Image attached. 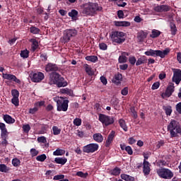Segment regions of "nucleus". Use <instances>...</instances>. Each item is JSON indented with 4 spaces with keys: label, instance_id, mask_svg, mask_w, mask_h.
Masks as SVG:
<instances>
[{
    "label": "nucleus",
    "instance_id": "obj_52",
    "mask_svg": "<svg viewBox=\"0 0 181 181\" xmlns=\"http://www.w3.org/2000/svg\"><path fill=\"white\" fill-rule=\"evenodd\" d=\"M160 86V83L159 82H156L154 83L152 86H151V90H158Z\"/></svg>",
    "mask_w": 181,
    "mask_h": 181
},
{
    "label": "nucleus",
    "instance_id": "obj_58",
    "mask_svg": "<svg viewBox=\"0 0 181 181\" xmlns=\"http://www.w3.org/2000/svg\"><path fill=\"white\" fill-rule=\"evenodd\" d=\"M126 152H127V153L129 155H132V153H134V151H132V148L129 146H127L126 148Z\"/></svg>",
    "mask_w": 181,
    "mask_h": 181
},
{
    "label": "nucleus",
    "instance_id": "obj_59",
    "mask_svg": "<svg viewBox=\"0 0 181 181\" xmlns=\"http://www.w3.org/2000/svg\"><path fill=\"white\" fill-rule=\"evenodd\" d=\"M42 62H46L47 60V54L43 53L40 54Z\"/></svg>",
    "mask_w": 181,
    "mask_h": 181
},
{
    "label": "nucleus",
    "instance_id": "obj_24",
    "mask_svg": "<svg viewBox=\"0 0 181 181\" xmlns=\"http://www.w3.org/2000/svg\"><path fill=\"white\" fill-rule=\"evenodd\" d=\"M85 59L87 62H91V63H97L98 62V57L95 55H88Z\"/></svg>",
    "mask_w": 181,
    "mask_h": 181
},
{
    "label": "nucleus",
    "instance_id": "obj_23",
    "mask_svg": "<svg viewBox=\"0 0 181 181\" xmlns=\"http://www.w3.org/2000/svg\"><path fill=\"white\" fill-rule=\"evenodd\" d=\"M84 69L86 73H87L88 76H94V71H93V68H91V66L88 65V64H85Z\"/></svg>",
    "mask_w": 181,
    "mask_h": 181
},
{
    "label": "nucleus",
    "instance_id": "obj_5",
    "mask_svg": "<svg viewBox=\"0 0 181 181\" xmlns=\"http://www.w3.org/2000/svg\"><path fill=\"white\" fill-rule=\"evenodd\" d=\"M170 53V48H165L163 51L162 50H155L150 49L149 50L144 52V54L146 56H151L152 57H160V59H165L168 54Z\"/></svg>",
    "mask_w": 181,
    "mask_h": 181
},
{
    "label": "nucleus",
    "instance_id": "obj_3",
    "mask_svg": "<svg viewBox=\"0 0 181 181\" xmlns=\"http://www.w3.org/2000/svg\"><path fill=\"white\" fill-rule=\"evenodd\" d=\"M168 131L170 132V138H176L177 134H181L180 124L177 121L173 119L168 125Z\"/></svg>",
    "mask_w": 181,
    "mask_h": 181
},
{
    "label": "nucleus",
    "instance_id": "obj_33",
    "mask_svg": "<svg viewBox=\"0 0 181 181\" xmlns=\"http://www.w3.org/2000/svg\"><path fill=\"white\" fill-rule=\"evenodd\" d=\"M10 170V168L6 166L5 164H0V172H3L4 173H8Z\"/></svg>",
    "mask_w": 181,
    "mask_h": 181
},
{
    "label": "nucleus",
    "instance_id": "obj_21",
    "mask_svg": "<svg viewBox=\"0 0 181 181\" xmlns=\"http://www.w3.org/2000/svg\"><path fill=\"white\" fill-rule=\"evenodd\" d=\"M170 29L171 32V35L173 36H175V35L177 33V28H176V24L173 22L170 23Z\"/></svg>",
    "mask_w": 181,
    "mask_h": 181
},
{
    "label": "nucleus",
    "instance_id": "obj_36",
    "mask_svg": "<svg viewBox=\"0 0 181 181\" xmlns=\"http://www.w3.org/2000/svg\"><path fill=\"white\" fill-rule=\"evenodd\" d=\"M69 16H70L72 19H74V18H77V15H78V11L77 10H71V12L68 13Z\"/></svg>",
    "mask_w": 181,
    "mask_h": 181
},
{
    "label": "nucleus",
    "instance_id": "obj_1",
    "mask_svg": "<svg viewBox=\"0 0 181 181\" xmlns=\"http://www.w3.org/2000/svg\"><path fill=\"white\" fill-rule=\"evenodd\" d=\"M98 12H103V6L97 3L88 2L83 5L82 13L88 16H94Z\"/></svg>",
    "mask_w": 181,
    "mask_h": 181
},
{
    "label": "nucleus",
    "instance_id": "obj_16",
    "mask_svg": "<svg viewBox=\"0 0 181 181\" xmlns=\"http://www.w3.org/2000/svg\"><path fill=\"white\" fill-rule=\"evenodd\" d=\"M1 136L2 139H8V129L4 123L0 122Z\"/></svg>",
    "mask_w": 181,
    "mask_h": 181
},
{
    "label": "nucleus",
    "instance_id": "obj_34",
    "mask_svg": "<svg viewBox=\"0 0 181 181\" xmlns=\"http://www.w3.org/2000/svg\"><path fill=\"white\" fill-rule=\"evenodd\" d=\"M118 62L120 64L127 63V62H128V57L122 54V55H120L118 58Z\"/></svg>",
    "mask_w": 181,
    "mask_h": 181
},
{
    "label": "nucleus",
    "instance_id": "obj_2",
    "mask_svg": "<svg viewBox=\"0 0 181 181\" xmlns=\"http://www.w3.org/2000/svg\"><path fill=\"white\" fill-rule=\"evenodd\" d=\"M49 84H56L59 88L61 87H66L68 85L67 81H64V78L57 72H52L49 74Z\"/></svg>",
    "mask_w": 181,
    "mask_h": 181
},
{
    "label": "nucleus",
    "instance_id": "obj_60",
    "mask_svg": "<svg viewBox=\"0 0 181 181\" xmlns=\"http://www.w3.org/2000/svg\"><path fill=\"white\" fill-rule=\"evenodd\" d=\"M122 95H128V87L124 88L121 91Z\"/></svg>",
    "mask_w": 181,
    "mask_h": 181
},
{
    "label": "nucleus",
    "instance_id": "obj_9",
    "mask_svg": "<svg viewBox=\"0 0 181 181\" xmlns=\"http://www.w3.org/2000/svg\"><path fill=\"white\" fill-rule=\"evenodd\" d=\"M69 100H64V98L61 97L60 99L57 101V111H67V110H69Z\"/></svg>",
    "mask_w": 181,
    "mask_h": 181
},
{
    "label": "nucleus",
    "instance_id": "obj_48",
    "mask_svg": "<svg viewBox=\"0 0 181 181\" xmlns=\"http://www.w3.org/2000/svg\"><path fill=\"white\" fill-rule=\"evenodd\" d=\"M74 124L76 127H80L81 125V119L80 118H76L74 119Z\"/></svg>",
    "mask_w": 181,
    "mask_h": 181
},
{
    "label": "nucleus",
    "instance_id": "obj_26",
    "mask_svg": "<svg viewBox=\"0 0 181 181\" xmlns=\"http://www.w3.org/2000/svg\"><path fill=\"white\" fill-rule=\"evenodd\" d=\"M30 42L32 43L31 50L33 52H35V50L37 49V47H39V42H37L36 39H31Z\"/></svg>",
    "mask_w": 181,
    "mask_h": 181
},
{
    "label": "nucleus",
    "instance_id": "obj_30",
    "mask_svg": "<svg viewBox=\"0 0 181 181\" xmlns=\"http://www.w3.org/2000/svg\"><path fill=\"white\" fill-rule=\"evenodd\" d=\"M62 94H66V95H69L71 97L73 95V90L71 89H69L68 88H62L60 90Z\"/></svg>",
    "mask_w": 181,
    "mask_h": 181
},
{
    "label": "nucleus",
    "instance_id": "obj_51",
    "mask_svg": "<svg viewBox=\"0 0 181 181\" xmlns=\"http://www.w3.org/2000/svg\"><path fill=\"white\" fill-rule=\"evenodd\" d=\"M100 80L101 83L103 84V86H107L108 81H107V78H105V76H100Z\"/></svg>",
    "mask_w": 181,
    "mask_h": 181
},
{
    "label": "nucleus",
    "instance_id": "obj_12",
    "mask_svg": "<svg viewBox=\"0 0 181 181\" xmlns=\"http://www.w3.org/2000/svg\"><path fill=\"white\" fill-rule=\"evenodd\" d=\"M172 81L175 84L179 85L180 84L181 81V70L178 69H175L173 70V76L172 78Z\"/></svg>",
    "mask_w": 181,
    "mask_h": 181
},
{
    "label": "nucleus",
    "instance_id": "obj_15",
    "mask_svg": "<svg viewBox=\"0 0 181 181\" xmlns=\"http://www.w3.org/2000/svg\"><path fill=\"white\" fill-rule=\"evenodd\" d=\"M3 78L8 80L9 81H14L15 83H17V84H21V81L13 74H3Z\"/></svg>",
    "mask_w": 181,
    "mask_h": 181
},
{
    "label": "nucleus",
    "instance_id": "obj_20",
    "mask_svg": "<svg viewBox=\"0 0 181 181\" xmlns=\"http://www.w3.org/2000/svg\"><path fill=\"white\" fill-rule=\"evenodd\" d=\"M93 138L94 141H95V142H98L99 144L103 142V141H104V137L103 136L101 133L94 134L93 136Z\"/></svg>",
    "mask_w": 181,
    "mask_h": 181
},
{
    "label": "nucleus",
    "instance_id": "obj_63",
    "mask_svg": "<svg viewBox=\"0 0 181 181\" xmlns=\"http://www.w3.org/2000/svg\"><path fill=\"white\" fill-rule=\"evenodd\" d=\"M176 111L179 114H181V103H179L176 105Z\"/></svg>",
    "mask_w": 181,
    "mask_h": 181
},
{
    "label": "nucleus",
    "instance_id": "obj_28",
    "mask_svg": "<svg viewBox=\"0 0 181 181\" xmlns=\"http://www.w3.org/2000/svg\"><path fill=\"white\" fill-rule=\"evenodd\" d=\"M121 179L125 181H135V177L127 174H122Z\"/></svg>",
    "mask_w": 181,
    "mask_h": 181
},
{
    "label": "nucleus",
    "instance_id": "obj_11",
    "mask_svg": "<svg viewBox=\"0 0 181 181\" xmlns=\"http://www.w3.org/2000/svg\"><path fill=\"white\" fill-rule=\"evenodd\" d=\"M45 70L47 73H56V71H60V67H59L56 64L49 62L45 65Z\"/></svg>",
    "mask_w": 181,
    "mask_h": 181
},
{
    "label": "nucleus",
    "instance_id": "obj_25",
    "mask_svg": "<svg viewBox=\"0 0 181 181\" xmlns=\"http://www.w3.org/2000/svg\"><path fill=\"white\" fill-rule=\"evenodd\" d=\"M4 119L6 124H15V119L12 118L9 115H4Z\"/></svg>",
    "mask_w": 181,
    "mask_h": 181
},
{
    "label": "nucleus",
    "instance_id": "obj_46",
    "mask_svg": "<svg viewBox=\"0 0 181 181\" xmlns=\"http://www.w3.org/2000/svg\"><path fill=\"white\" fill-rule=\"evenodd\" d=\"M76 176H78L79 177H87V176H88V173H83L81 171H78L76 173Z\"/></svg>",
    "mask_w": 181,
    "mask_h": 181
},
{
    "label": "nucleus",
    "instance_id": "obj_42",
    "mask_svg": "<svg viewBox=\"0 0 181 181\" xmlns=\"http://www.w3.org/2000/svg\"><path fill=\"white\" fill-rule=\"evenodd\" d=\"M129 62L132 66H135V63H136V58L134 56H131L129 57Z\"/></svg>",
    "mask_w": 181,
    "mask_h": 181
},
{
    "label": "nucleus",
    "instance_id": "obj_19",
    "mask_svg": "<svg viewBox=\"0 0 181 181\" xmlns=\"http://www.w3.org/2000/svg\"><path fill=\"white\" fill-rule=\"evenodd\" d=\"M143 173H144V176H148L151 173L149 162L146 161V160H144L143 163Z\"/></svg>",
    "mask_w": 181,
    "mask_h": 181
},
{
    "label": "nucleus",
    "instance_id": "obj_57",
    "mask_svg": "<svg viewBox=\"0 0 181 181\" xmlns=\"http://www.w3.org/2000/svg\"><path fill=\"white\" fill-rule=\"evenodd\" d=\"M62 179H64V175H57L54 176V180H62Z\"/></svg>",
    "mask_w": 181,
    "mask_h": 181
},
{
    "label": "nucleus",
    "instance_id": "obj_38",
    "mask_svg": "<svg viewBox=\"0 0 181 181\" xmlns=\"http://www.w3.org/2000/svg\"><path fill=\"white\" fill-rule=\"evenodd\" d=\"M20 55L23 59H28L29 57V50L25 49L21 51Z\"/></svg>",
    "mask_w": 181,
    "mask_h": 181
},
{
    "label": "nucleus",
    "instance_id": "obj_32",
    "mask_svg": "<svg viewBox=\"0 0 181 181\" xmlns=\"http://www.w3.org/2000/svg\"><path fill=\"white\" fill-rule=\"evenodd\" d=\"M66 153V151L60 148H57L55 151L53 152L54 156H62Z\"/></svg>",
    "mask_w": 181,
    "mask_h": 181
},
{
    "label": "nucleus",
    "instance_id": "obj_7",
    "mask_svg": "<svg viewBox=\"0 0 181 181\" xmlns=\"http://www.w3.org/2000/svg\"><path fill=\"white\" fill-rule=\"evenodd\" d=\"M98 119L100 122L103 124V125H105V127H109V125H112L114 122H115V120H114V117L112 116H109L105 114H99L98 115Z\"/></svg>",
    "mask_w": 181,
    "mask_h": 181
},
{
    "label": "nucleus",
    "instance_id": "obj_13",
    "mask_svg": "<svg viewBox=\"0 0 181 181\" xmlns=\"http://www.w3.org/2000/svg\"><path fill=\"white\" fill-rule=\"evenodd\" d=\"M174 92H175V84L171 83L167 87L165 92L161 94V97L163 98H169V97H170Z\"/></svg>",
    "mask_w": 181,
    "mask_h": 181
},
{
    "label": "nucleus",
    "instance_id": "obj_61",
    "mask_svg": "<svg viewBox=\"0 0 181 181\" xmlns=\"http://www.w3.org/2000/svg\"><path fill=\"white\" fill-rule=\"evenodd\" d=\"M35 107H43L45 105V101H40L35 103Z\"/></svg>",
    "mask_w": 181,
    "mask_h": 181
},
{
    "label": "nucleus",
    "instance_id": "obj_14",
    "mask_svg": "<svg viewBox=\"0 0 181 181\" xmlns=\"http://www.w3.org/2000/svg\"><path fill=\"white\" fill-rule=\"evenodd\" d=\"M45 78V74L42 72H36L33 74L31 76V80L33 83H40L42 80Z\"/></svg>",
    "mask_w": 181,
    "mask_h": 181
},
{
    "label": "nucleus",
    "instance_id": "obj_31",
    "mask_svg": "<svg viewBox=\"0 0 181 181\" xmlns=\"http://www.w3.org/2000/svg\"><path fill=\"white\" fill-rule=\"evenodd\" d=\"M161 33H162L160 31L154 29L152 30L150 37H152V39H156V37H159Z\"/></svg>",
    "mask_w": 181,
    "mask_h": 181
},
{
    "label": "nucleus",
    "instance_id": "obj_37",
    "mask_svg": "<svg viewBox=\"0 0 181 181\" xmlns=\"http://www.w3.org/2000/svg\"><path fill=\"white\" fill-rule=\"evenodd\" d=\"M110 173L111 175H113V176H118V175L121 173V169L118 168V167H116L110 171Z\"/></svg>",
    "mask_w": 181,
    "mask_h": 181
},
{
    "label": "nucleus",
    "instance_id": "obj_49",
    "mask_svg": "<svg viewBox=\"0 0 181 181\" xmlns=\"http://www.w3.org/2000/svg\"><path fill=\"white\" fill-rule=\"evenodd\" d=\"M12 165L15 167L19 166V165H21V160H19V159H13L12 160Z\"/></svg>",
    "mask_w": 181,
    "mask_h": 181
},
{
    "label": "nucleus",
    "instance_id": "obj_18",
    "mask_svg": "<svg viewBox=\"0 0 181 181\" xmlns=\"http://www.w3.org/2000/svg\"><path fill=\"white\" fill-rule=\"evenodd\" d=\"M156 12H169L170 11V6L168 5H160L154 8Z\"/></svg>",
    "mask_w": 181,
    "mask_h": 181
},
{
    "label": "nucleus",
    "instance_id": "obj_44",
    "mask_svg": "<svg viewBox=\"0 0 181 181\" xmlns=\"http://www.w3.org/2000/svg\"><path fill=\"white\" fill-rule=\"evenodd\" d=\"M54 162L59 165H65L67 162V159H54Z\"/></svg>",
    "mask_w": 181,
    "mask_h": 181
},
{
    "label": "nucleus",
    "instance_id": "obj_45",
    "mask_svg": "<svg viewBox=\"0 0 181 181\" xmlns=\"http://www.w3.org/2000/svg\"><path fill=\"white\" fill-rule=\"evenodd\" d=\"M11 103L15 105L16 107L19 106V98H13L11 99Z\"/></svg>",
    "mask_w": 181,
    "mask_h": 181
},
{
    "label": "nucleus",
    "instance_id": "obj_40",
    "mask_svg": "<svg viewBox=\"0 0 181 181\" xmlns=\"http://www.w3.org/2000/svg\"><path fill=\"white\" fill-rule=\"evenodd\" d=\"M52 131H53V134L54 135H59L60 132H62V129H59V127H57V126H54L52 127Z\"/></svg>",
    "mask_w": 181,
    "mask_h": 181
},
{
    "label": "nucleus",
    "instance_id": "obj_47",
    "mask_svg": "<svg viewBox=\"0 0 181 181\" xmlns=\"http://www.w3.org/2000/svg\"><path fill=\"white\" fill-rule=\"evenodd\" d=\"M37 141L40 144H46L47 142V139H46V137H45L43 136L38 137L37 138Z\"/></svg>",
    "mask_w": 181,
    "mask_h": 181
},
{
    "label": "nucleus",
    "instance_id": "obj_43",
    "mask_svg": "<svg viewBox=\"0 0 181 181\" xmlns=\"http://www.w3.org/2000/svg\"><path fill=\"white\" fill-rule=\"evenodd\" d=\"M11 95L13 98H19V91L16 89H13L11 90Z\"/></svg>",
    "mask_w": 181,
    "mask_h": 181
},
{
    "label": "nucleus",
    "instance_id": "obj_54",
    "mask_svg": "<svg viewBox=\"0 0 181 181\" xmlns=\"http://www.w3.org/2000/svg\"><path fill=\"white\" fill-rule=\"evenodd\" d=\"M37 111H39V108H37L36 106H35V107H33V108H30L28 112H29V114L33 115Z\"/></svg>",
    "mask_w": 181,
    "mask_h": 181
},
{
    "label": "nucleus",
    "instance_id": "obj_4",
    "mask_svg": "<svg viewBox=\"0 0 181 181\" xmlns=\"http://www.w3.org/2000/svg\"><path fill=\"white\" fill-rule=\"evenodd\" d=\"M127 34L122 31H112L110 34V37L112 43H117V45H122L125 42V36Z\"/></svg>",
    "mask_w": 181,
    "mask_h": 181
},
{
    "label": "nucleus",
    "instance_id": "obj_29",
    "mask_svg": "<svg viewBox=\"0 0 181 181\" xmlns=\"http://www.w3.org/2000/svg\"><path fill=\"white\" fill-rule=\"evenodd\" d=\"M119 124L123 130L127 132L128 131V127H127V123L125 122V120L124 119H120L119 120Z\"/></svg>",
    "mask_w": 181,
    "mask_h": 181
},
{
    "label": "nucleus",
    "instance_id": "obj_64",
    "mask_svg": "<svg viewBox=\"0 0 181 181\" xmlns=\"http://www.w3.org/2000/svg\"><path fill=\"white\" fill-rule=\"evenodd\" d=\"M177 60L181 64V52L177 53Z\"/></svg>",
    "mask_w": 181,
    "mask_h": 181
},
{
    "label": "nucleus",
    "instance_id": "obj_35",
    "mask_svg": "<svg viewBox=\"0 0 181 181\" xmlns=\"http://www.w3.org/2000/svg\"><path fill=\"white\" fill-rule=\"evenodd\" d=\"M147 34L144 31H141L138 33L137 37L139 40H144V39H146Z\"/></svg>",
    "mask_w": 181,
    "mask_h": 181
},
{
    "label": "nucleus",
    "instance_id": "obj_53",
    "mask_svg": "<svg viewBox=\"0 0 181 181\" xmlns=\"http://www.w3.org/2000/svg\"><path fill=\"white\" fill-rule=\"evenodd\" d=\"M134 21L136 22V23H141L144 19H142L139 16H136L134 18Z\"/></svg>",
    "mask_w": 181,
    "mask_h": 181
},
{
    "label": "nucleus",
    "instance_id": "obj_27",
    "mask_svg": "<svg viewBox=\"0 0 181 181\" xmlns=\"http://www.w3.org/2000/svg\"><path fill=\"white\" fill-rule=\"evenodd\" d=\"M30 33H32V35H39L40 33V30L39 28L31 25L29 28Z\"/></svg>",
    "mask_w": 181,
    "mask_h": 181
},
{
    "label": "nucleus",
    "instance_id": "obj_17",
    "mask_svg": "<svg viewBox=\"0 0 181 181\" xmlns=\"http://www.w3.org/2000/svg\"><path fill=\"white\" fill-rule=\"evenodd\" d=\"M115 138V131H111L109 135L107 136V139L106 140L105 146L106 148H110V146L111 144H112V141H114V139Z\"/></svg>",
    "mask_w": 181,
    "mask_h": 181
},
{
    "label": "nucleus",
    "instance_id": "obj_50",
    "mask_svg": "<svg viewBox=\"0 0 181 181\" xmlns=\"http://www.w3.org/2000/svg\"><path fill=\"white\" fill-rule=\"evenodd\" d=\"M99 47L100 50H107V48L108 47V46L107 45V44L104 42H101L99 44Z\"/></svg>",
    "mask_w": 181,
    "mask_h": 181
},
{
    "label": "nucleus",
    "instance_id": "obj_56",
    "mask_svg": "<svg viewBox=\"0 0 181 181\" xmlns=\"http://www.w3.org/2000/svg\"><path fill=\"white\" fill-rule=\"evenodd\" d=\"M23 129L24 131V132H29V131H30V125L29 124H25L23 126Z\"/></svg>",
    "mask_w": 181,
    "mask_h": 181
},
{
    "label": "nucleus",
    "instance_id": "obj_41",
    "mask_svg": "<svg viewBox=\"0 0 181 181\" xmlns=\"http://www.w3.org/2000/svg\"><path fill=\"white\" fill-rule=\"evenodd\" d=\"M30 153L32 158H35V156H37V155H39V151L36 150L35 148H31Z\"/></svg>",
    "mask_w": 181,
    "mask_h": 181
},
{
    "label": "nucleus",
    "instance_id": "obj_22",
    "mask_svg": "<svg viewBox=\"0 0 181 181\" xmlns=\"http://www.w3.org/2000/svg\"><path fill=\"white\" fill-rule=\"evenodd\" d=\"M148 58L146 56H142L141 57L139 58L136 62V66H141V64H145L147 63Z\"/></svg>",
    "mask_w": 181,
    "mask_h": 181
},
{
    "label": "nucleus",
    "instance_id": "obj_6",
    "mask_svg": "<svg viewBox=\"0 0 181 181\" xmlns=\"http://www.w3.org/2000/svg\"><path fill=\"white\" fill-rule=\"evenodd\" d=\"M78 31L76 28H69L64 30L62 42L66 44L71 40V37L77 36Z\"/></svg>",
    "mask_w": 181,
    "mask_h": 181
},
{
    "label": "nucleus",
    "instance_id": "obj_55",
    "mask_svg": "<svg viewBox=\"0 0 181 181\" xmlns=\"http://www.w3.org/2000/svg\"><path fill=\"white\" fill-rule=\"evenodd\" d=\"M151 155H152V153H151V151H145L143 153V156L144 159H148L149 156H151Z\"/></svg>",
    "mask_w": 181,
    "mask_h": 181
},
{
    "label": "nucleus",
    "instance_id": "obj_39",
    "mask_svg": "<svg viewBox=\"0 0 181 181\" xmlns=\"http://www.w3.org/2000/svg\"><path fill=\"white\" fill-rule=\"evenodd\" d=\"M164 111H165L166 115L170 116L172 114V106H166L163 107Z\"/></svg>",
    "mask_w": 181,
    "mask_h": 181
},
{
    "label": "nucleus",
    "instance_id": "obj_62",
    "mask_svg": "<svg viewBox=\"0 0 181 181\" xmlns=\"http://www.w3.org/2000/svg\"><path fill=\"white\" fill-rule=\"evenodd\" d=\"M117 16L119 19H122V18H124V11H122V10H119L117 11Z\"/></svg>",
    "mask_w": 181,
    "mask_h": 181
},
{
    "label": "nucleus",
    "instance_id": "obj_8",
    "mask_svg": "<svg viewBox=\"0 0 181 181\" xmlns=\"http://www.w3.org/2000/svg\"><path fill=\"white\" fill-rule=\"evenodd\" d=\"M157 174L162 179H172L173 173L168 168H160L157 170Z\"/></svg>",
    "mask_w": 181,
    "mask_h": 181
},
{
    "label": "nucleus",
    "instance_id": "obj_10",
    "mask_svg": "<svg viewBox=\"0 0 181 181\" xmlns=\"http://www.w3.org/2000/svg\"><path fill=\"white\" fill-rule=\"evenodd\" d=\"M98 148H100V146L98 144L93 143L84 146L83 151L85 153H94V152H97V151H98Z\"/></svg>",
    "mask_w": 181,
    "mask_h": 181
}]
</instances>
